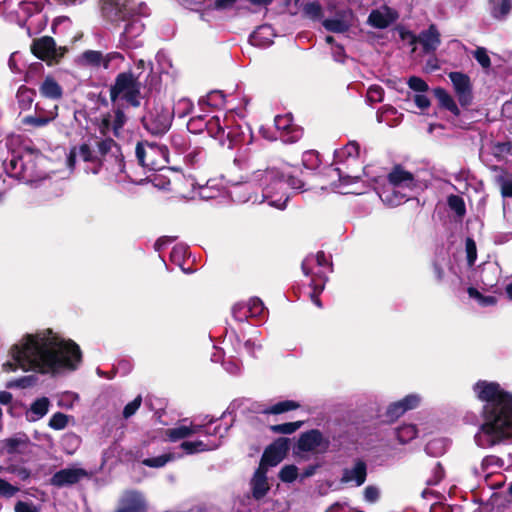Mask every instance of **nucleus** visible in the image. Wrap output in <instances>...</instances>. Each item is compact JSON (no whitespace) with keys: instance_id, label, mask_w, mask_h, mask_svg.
<instances>
[{"instance_id":"f257e3e1","label":"nucleus","mask_w":512,"mask_h":512,"mask_svg":"<svg viewBox=\"0 0 512 512\" xmlns=\"http://www.w3.org/2000/svg\"><path fill=\"white\" fill-rule=\"evenodd\" d=\"M14 362L2 365L4 371H33L41 374H59L76 370L82 360L80 347L50 328L23 335L9 349Z\"/></svg>"},{"instance_id":"f03ea898","label":"nucleus","mask_w":512,"mask_h":512,"mask_svg":"<svg viewBox=\"0 0 512 512\" xmlns=\"http://www.w3.org/2000/svg\"><path fill=\"white\" fill-rule=\"evenodd\" d=\"M476 398L483 402L482 423L475 434L481 448H492L512 441V394L493 381L479 380L473 385Z\"/></svg>"},{"instance_id":"7ed1b4c3","label":"nucleus","mask_w":512,"mask_h":512,"mask_svg":"<svg viewBox=\"0 0 512 512\" xmlns=\"http://www.w3.org/2000/svg\"><path fill=\"white\" fill-rule=\"evenodd\" d=\"M288 187L302 190L303 182L293 174L290 167L282 171L272 168L252 172L247 180L235 183L229 193L235 202H267L269 206L283 210L289 199Z\"/></svg>"},{"instance_id":"20e7f679","label":"nucleus","mask_w":512,"mask_h":512,"mask_svg":"<svg viewBox=\"0 0 512 512\" xmlns=\"http://www.w3.org/2000/svg\"><path fill=\"white\" fill-rule=\"evenodd\" d=\"M335 163L342 166L330 167L327 177L330 180V189L340 194H362L364 188L360 176L353 174L355 167L359 168V145L349 142L343 148L335 151Z\"/></svg>"},{"instance_id":"39448f33","label":"nucleus","mask_w":512,"mask_h":512,"mask_svg":"<svg viewBox=\"0 0 512 512\" xmlns=\"http://www.w3.org/2000/svg\"><path fill=\"white\" fill-rule=\"evenodd\" d=\"M414 188L413 175L401 167H395L388 175V183L378 191V195L385 204L394 207L410 199Z\"/></svg>"},{"instance_id":"423d86ee","label":"nucleus","mask_w":512,"mask_h":512,"mask_svg":"<svg viewBox=\"0 0 512 512\" xmlns=\"http://www.w3.org/2000/svg\"><path fill=\"white\" fill-rule=\"evenodd\" d=\"M37 160H41V157L30 150L14 153L5 164V169L13 177L33 182L39 177L36 171Z\"/></svg>"},{"instance_id":"0eeeda50","label":"nucleus","mask_w":512,"mask_h":512,"mask_svg":"<svg viewBox=\"0 0 512 512\" xmlns=\"http://www.w3.org/2000/svg\"><path fill=\"white\" fill-rule=\"evenodd\" d=\"M329 446L330 440L319 430L312 429L300 435L295 454L302 460H308L312 455L326 453Z\"/></svg>"},{"instance_id":"6e6552de","label":"nucleus","mask_w":512,"mask_h":512,"mask_svg":"<svg viewBox=\"0 0 512 512\" xmlns=\"http://www.w3.org/2000/svg\"><path fill=\"white\" fill-rule=\"evenodd\" d=\"M135 152L138 162L150 170H159L168 163V150L165 146L139 142Z\"/></svg>"},{"instance_id":"1a4fd4ad","label":"nucleus","mask_w":512,"mask_h":512,"mask_svg":"<svg viewBox=\"0 0 512 512\" xmlns=\"http://www.w3.org/2000/svg\"><path fill=\"white\" fill-rule=\"evenodd\" d=\"M111 100H125L134 107L140 105L139 84L130 73H121L117 76L115 84L110 91Z\"/></svg>"},{"instance_id":"9d476101","label":"nucleus","mask_w":512,"mask_h":512,"mask_svg":"<svg viewBox=\"0 0 512 512\" xmlns=\"http://www.w3.org/2000/svg\"><path fill=\"white\" fill-rule=\"evenodd\" d=\"M173 114L169 108L162 105H155L143 117L145 129L153 135L165 134L172 123Z\"/></svg>"},{"instance_id":"9b49d317","label":"nucleus","mask_w":512,"mask_h":512,"mask_svg":"<svg viewBox=\"0 0 512 512\" xmlns=\"http://www.w3.org/2000/svg\"><path fill=\"white\" fill-rule=\"evenodd\" d=\"M206 129L208 134L216 139L220 145L232 148L237 142V132L234 128L229 126V119L227 116L221 118L220 116H213L206 122Z\"/></svg>"},{"instance_id":"f8f14e48","label":"nucleus","mask_w":512,"mask_h":512,"mask_svg":"<svg viewBox=\"0 0 512 512\" xmlns=\"http://www.w3.org/2000/svg\"><path fill=\"white\" fill-rule=\"evenodd\" d=\"M33 54L49 64L58 62L66 53V48L57 46L54 39L49 36H43L35 39L31 45Z\"/></svg>"},{"instance_id":"ddd939ff","label":"nucleus","mask_w":512,"mask_h":512,"mask_svg":"<svg viewBox=\"0 0 512 512\" xmlns=\"http://www.w3.org/2000/svg\"><path fill=\"white\" fill-rule=\"evenodd\" d=\"M58 116V105H50L45 107L40 103L35 105V113L33 115L24 116L21 124L31 126L33 128H43L54 121Z\"/></svg>"},{"instance_id":"4468645a","label":"nucleus","mask_w":512,"mask_h":512,"mask_svg":"<svg viewBox=\"0 0 512 512\" xmlns=\"http://www.w3.org/2000/svg\"><path fill=\"white\" fill-rule=\"evenodd\" d=\"M123 32L120 35L119 43L122 47L127 49H134L142 45L139 37L144 31V24L140 18L128 19Z\"/></svg>"},{"instance_id":"2eb2a0df","label":"nucleus","mask_w":512,"mask_h":512,"mask_svg":"<svg viewBox=\"0 0 512 512\" xmlns=\"http://www.w3.org/2000/svg\"><path fill=\"white\" fill-rule=\"evenodd\" d=\"M104 15L112 21L128 20L134 11L132 0H101Z\"/></svg>"},{"instance_id":"dca6fc26","label":"nucleus","mask_w":512,"mask_h":512,"mask_svg":"<svg viewBox=\"0 0 512 512\" xmlns=\"http://www.w3.org/2000/svg\"><path fill=\"white\" fill-rule=\"evenodd\" d=\"M367 478V464L357 459L349 467L342 470L340 483L351 487L362 486Z\"/></svg>"},{"instance_id":"f3484780","label":"nucleus","mask_w":512,"mask_h":512,"mask_svg":"<svg viewBox=\"0 0 512 512\" xmlns=\"http://www.w3.org/2000/svg\"><path fill=\"white\" fill-rule=\"evenodd\" d=\"M421 396L413 393L406 395L403 399L391 403L386 410L385 417L388 422H394L405 412L417 408L421 403Z\"/></svg>"},{"instance_id":"a211bd4d","label":"nucleus","mask_w":512,"mask_h":512,"mask_svg":"<svg viewBox=\"0 0 512 512\" xmlns=\"http://www.w3.org/2000/svg\"><path fill=\"white\" fill-rule=\"evenodd\" d=\"M454 92L461 106H468L472 103V85L467 75L461 72L449 73Z\"/></svg>"},{"instance_id":"6ab92c4d","label":"nucleus","mask_w":512,"mask_h":512,"mask_svg":"<svg viewBox=\"0 0 512 512\" xmlns=\"http://www.w3.org/2000/svg\"><path fill=\"white\" fill-rule=\"evenodd\" d=\"M232 312L235 319L244 321L249 317H261L265 312V307L261 299L253 297L245 303L234 305Z\"/></svg>"},{"instance_id":"aec40b11","label":"nucleus","mask_w":512,"mask_h":512,"mask_svg":"<svg viewBox=\"0 0 512 512\" xmlns=\"http://www.w3.org/2000/svg\"><path fill=\"white\" fill-rule=\"evenodd\" d=\"M79 160L95 163V167L93 168L92 172L94 174L98 173L100 165L98 162H96V157L94 156L89 145L81 144L70 149L66 159L67 167L70 169V171L74 170L76 162Z\"/></svg>"},{"instance_id":"412c9836","label":"nucleus","mask_w":512,"mask_h":512,"mask_svg":"<svg viewBox=\"0 0 512 512\" xmlns=\"http://www.w3.org/2000/svg\"><path fill=\"white\" fill-rule=\"evenodd\" d=\"M355 15L352 10L347 9L337 13L333 18L325 19L322 25L327 31L344 33L353 25Z\"/></svg>"},{"instance_id":"4be33fe9","label":"nucleus","mask_w":512,"mask_h":512,"mask_svg":"<svg viewBox=\"0 0 512 512\" xmlns=\"http://www.w3.org/2000/svg\"><path fill=\"white\" fill-rule=\"evenodd\" d=\"M87 476V471L82 468L68 467L56 472L51 478V484L56 487L73 485Z\"/></svg>"},{"instance_id":"5701e85b","label":"nucleus","mask_w":512,"mask_h":512,"mask_svg":"<svg viewBox=\"0 0 512 512\" xmlns=\"http://www.w3.org/2000/svg\"><path fill=\"white\" fill-rule=\"evenodd\" d=\"M288 450L286 440H278L266 448L262 456L259 467H274L279 464Z\"/></svg>"},{"instance_id":"b1692460","label":"nucleus","mask_w":512,"mask_h":512,"mask_svg":"<svg viewBox=\"0 0 512 512\" xmlns=\"http://www.w3.org/2000/svg\"><path fill=\"white\" fill-rule=\"evenodd\" d=\"M397 17L398 15L393 9L382 6L370 12L367 23L374 28L385 29L393 23Z\"/></svg>"},{"instance_id":"393cba45","label":"nucleus","mask_w":512,"mask_h":512,"mask_svg":"<svg viewBox=\"0 0 512 512\" xmlns=\"http://www.w3.org/2000/svg\"><path fill=\"white\" fill-rule=\"evenodd\" d=\"M205 438L196 441H184L181 444V448L186 454H195L204 451H211L217 449L221 445L220 439H211L212 435L209 431L205 430Z\"/></svg>"},{"instance_id":"a878e982","label":"nucleus","mask_w":512,"mask_h":512,"mask_svg":"<svg viewBox=\"0 0 512 512\" xmlns=\"http://www.w3.org/2000/svg\"><path fill=\"white\" fill-rule=\"evenodd\" d=\"M417 42L421 44L424 53H434L441 44V35L436 25L431 24L428 29L421 31Z\"/></svg>"},{"instance_id":"bb28decb","label":"nucleus","mask_w":512,"mask_h":512,"mask_svg":"<svg viewBox=\"0 0 512 512\" xmlns=\"http://www.w3.org/2000/svg\"><path fill=\"white\" fill-rule=\"evenodd\" d=\"M121 57L117 53L107 54L104 56L100 51L87 50L80 58L82 65L94 67V68H108L109 62L116 58Z\"/></svg>"},{"instance_id":"cd10ccee","label":"nucleus","mask_w":512,"mask_h":512,"mask_svg":"<svg viewBox=\"0 0 512 512\" xmlns=\"http://www.w3.org/2000/svg\"><path fill=\"white\" fill-rule=\"evenodd\" d=\"M146 504L141 493L128 491L124 494L119 512H145Z\"/></svg>"},{"instance_id":"c85d7f7f","label":"nucleus","mask_w":512,"mask_h":512,"mask_svg":"<svg viewBox=\"0 0 512 512\" xmlns=\"http://www.w3.org/2000/svg\"><path fill=\"white\" fill-rule=\"evenodd\" d=\"M266 474V468L258 467L251 479L252 495L256 500L263 498L270 489Z\"/></svg>"},{"instance_id":"c756f323","label":"nucleus","mask_w":512,"mask_h":512,"mask_svg":"<svg viewBox=\"0 0 512 512\" xmlns=\"http://www.w3.org/2000/svg\"><path fill=\"white\" fill-rule=\"evenodd\" d=\"M51 402L47 397H40L34 400L25 413L29 422H36L42 419L49 411Z\"/></svg>"},{"instance_id":"7c9ffc66","label":"nucleus","mask_w":512,"mask_h":512,"mask_svg":"<svg viewBox=\"0 0 512 512\" xmlns=\"http://www.w3.org/2000/svg\"><path fill=\"white\" fill-rule=\"evenodd\" d=\"M316 267L331 271L329 259L322 251L317 252L316 255L307 256L302 262V270L305 275H310L313 272V268Z\"/></svg>"},{"instance_id":"2f4dec72","label":"nucleus","mask_w":512,"mask_h":512,"mask_svg":"<svg viewBox=\"0 0 512 512\" xmlns=\"http://www.w3.org/2000/svg\"><path fill=\"white\" fill-rule=\"evenodd\" d=\"M202 426L191 424L189 426L185 424H180L176 427L167 429L165 435L171 442H176L181 439H185L191 435L198 434L202 432Z\"/></svg>"},{"instance_id":"473e14b6","label":"nucleus","mask_w":512,"mask_h":512,"mask_svg":"<svg viewBox=\"0 0 512 512\" xmlns=\"http://www.w3.org/2000/svg\"><path fill=\"white\" fill-rule=\"evenodd\" d=\"M45 0H23L19 2L16 11L19 21H24L35 14H38L43 6Z\"/></svg>"},{"instance_id":"72a5a7b5","label":"nucleus","mask_w":512,"mask_h":512,"mask_svg":"<svg viewBox=\"0 0 512 512\" xmlns=\"http://www.w3.org/2000/svg\"><path fill=\"white\" fill-rule=\"evenodd\" d=\"M39 92L41 96L52 100H59L62 98L63 95L62 87L52 77H46L43 80V82L39 86Z\"/></svg>"},{"instance_id":"f704fd0d","label":"nucleus","mask_w":512,"mask_h":512,"mask_svg":"<svg viewBox=\"0 0 512 512\" xmlns=\"http://www.w3.org/2000/svg\"><path fill=\"white\" fill-rule=\"evenodd\" d=\"M273 29L269 25L258 27L250 36V42L256 46H266L272 43Z\"/></svg>"},{"instance_id":"c9c22d12","label":"nucleus","mask_w":512,"mask_h":512,"mask_svg":"<svg viewBox=\"0 0 512 512\" xmlns=\"http://www.w3.org/2000/svg\"><path fill=\"white\" fill-rule=\"evenodd\" d=\"M433 93H434L435 97L437 98L441 107L449 110L455 116H458L460 114V110H459L458 106L456 105L454 99L451 97V95L445 89H443L441 87H437V88H434Z\"/></svg>"},{"instance_id":"e433bc0d","label":"nucleus","mask_w":512,"mask_h":512,"mask_svg":"<svg viewBox=\"0 0 512 512\" xmlns=\"http://www.w3.org/2000/svg\"><path fill=\"white\" fill-rule=\"evenodd\" d=\"M35 92L34 90L22 85L19 87L16 99L18 107L21 111H28L32 107L34 102Z\"/></svg>"},{"instance_id":"4c0bfd02","label":"nucleus","mask_w":512,"mask_h":512,"mask_svg":"<svg viewBox=\"0 0 512 512\" xmlns=\"http://www.w3.org/2000/svg\"><path fill=\"white\" fill-rule=\"evenodd\" d=\"M489 9L494 18L502 19L511 10V0H489Z\"/></svg>"},{"instance_id":"58836bf2","label":"nucleus","mask_w":512,"mask_h":512,"mask_svg":"<svg viewBox=\"0 0 512 512\" xmlns=\"http://www.w3.org/2000/svg\"><path fill=\"white\" fill-rule=\"evenodd\" d=\"M299 408V404L292 400H284L267 406L262 410L264 414L278 415Z\"/></svg>"},{"instance_id":"ea45409f","label":"nucleus","mask_w":512,"mask_h":512,"mask_svg":"<svg viewBox=\"0 0 512 512\" xmlns=\"http://www.w3.org/2000/svg\"><path fill=\"white\" fill-rule=\"evenodd\" d=\"M29 439L25 434H18L14 437L4 440V447L8 453L19 452L22 448L28 445Z\"/></svg>"},{"instance_id":"a19ab883","label":"nucleus","mask_w":512,"mask_h":512,"mask_svg":"<svg viewBox=\"0 0 512 512\" xmlns=\"http://www.w3.org/2000/svg\"><path fill=\"white\" fill-rule=\"evenodd\" d=\"M396 435L400 443H407L417 436V429L412 424H405L396 429Z\"/></svg>"},{"instance_id":"79ce46f5","label":"nucleus","mask_w":512,"mask_h":512,"mask_svg":"<svg viewBox=\"0 0 512 512\" xmlns=\"http://www.w3.org/2000/svg\"><path fill=\"white\" fill-rule=\"evenodd\" d=\"M468 295L470 296V298L475 299L479 303V305L483 307L495 305L497 302L494 296H485L481 294L476 288L473 287L468 288Z\"/></svg>"},{"instance_id":"37998d69","label":"nucleus","mask_w":512,"mask_h":512,"mask_svg":"<svg viewBox=\"0 0 512 512\" xmlns=\"http://www.w3.org/2000/svg\"><path fill=\"white\" fill-rule=\"evenodd\" d=\"M175 459V456L171 453L163 454L157 457L146 458L143 460V464L148 467L160 468L165 466L168 462Z\"/></svg>"},{"instance_id":"c03bdc74","label":"nucleus","mask_w":512,"mask_h":512,"mask_svg":"<svg viewBox=\"0 0 512 512\" xmlns=\"http://www.w3.org/2000/svg\"><path fill=\"white\" fill-rule=\"evenodd\" d=\"M69 417L61 412H57L52 415L49 420V427L54 430H63L68 425Z\"/></svg>"},{"instance_id":"a18cd8bd","label":"nucleus","mask_w":512,"mask_h":512,"mask_svg":"<svg viewBox=\"0 0 512 512\" xmlns=\"http://www.w3.org/2000/svg\"><path fill=\"white\" fill-rule=\"evenodd\" d=\"M302 426L301 421L288 422L271 426V430L280 434H292Z\"/></svg>"},{"instance_id":"49530a36","label":"nucleus","mask_w":512,"mask_h":512,"mask_svg":"<svg viewBox=\"0 0 512 512\" xmlns=\"http://www.w3.org/2000/svg\"><path fill=\"white\" fill-rule=\"evenodd\" d=\"M448 205L459 217L466 213L465 203L460 196L451 195L448 197Z\"/></svg>"},{"instance_id":"de8ad7c7","label":"nucleus","mask_w":512,"mask_h":512,"mask_svg":"<svg viewBox=\"0 0 512 512\" xmlns=\"http://www.w3.org/2000/svg\"><path fill=\"white\" fill-rule=\"evenodd\" d=\"M297 476L298 468L295 465H286L279 472V478L286 483L295 481Z\"/></svg>"},{"instance_id":"09e8293b","label":"nucleus","mask_w":512,"mask_h":512,"mask_svg":"<svg viewBox=\"0 0 512 512\" xmlns=\"http://www.w3.org/2000/svg\"><path fill=\"white\" fill-rule=\"evenodd\" d=\"M397 110L392 106H384L377 114L378 122H386L388 125L393 126L397 124V121H391L390 116H396Z\"/></svg>"},{"instance_id":"8fccbe9b","label":"nucleus","mask_w":512,"mask_h":512,"mask_svg":"<svg viewBox=\"0 0 512 512\" xmlns=\"http://www.w3.org/2000/svg\"><path fill=\"white\" fill-rule=\"evenodd\" d=\"M407 84L409 88L417 92V94L425 93L429 89L428 84L422 78L417 76H411L408 79Z\"/></svg>"},{"instance_id":"3c124183","label":"nucleus","mask_w":512,"mask_h":512,"mask_svg":"<svg viewBox=\"0 0 512 512\" xmlns=\"http://www.w3.org/2000/svg\"><path fill=\"white\" fill-rule=\"evenodd\" d=\"M384 90L379 85H371L367 89V100L370 103H378L383 100Z\"/></svg>"},{"instance_id":"603ef678","label":"nucleus","mask_w":512,"mask_h":512,"mask_svg":"<svg viewBox=\"0 0 512 512\" xmlns=\"http://www.w3.org/2000/svg\"><path fill=\"white\" fill-rule=\"evenodd\" d=\"M274 126L278 131L286 132L292 126V117L289 114L277 115L274 119Z\"/></svg>"},{"instance_id":"864d4df0","label":"nucleus","mask_w":512,"mask_h":512,"mask_svg":"<svg viewBox=\"0 0 512 512\" xmlns=\"http://www.w3.org/2000/svg\"><path fill=\"white\" fill-rule=\"evenodd\" d=\"M303 165L308 169H316L319 166V154L315 151H307L303 154Z\"/></svg>"},{"instance_id":"5fc2aeb1","label":"nucleus","mask_w":512,"mask_h":512,"mask_svg":"<svg viewBox=\"0 0 512 512\" xmlns=\"http://www.w3.org/2000/svg\"><path fill=\"white\" fill-rule=\"evenodd\" d=\"M304 13L311 19H319L322 15V7L317 1L309 2L304 6Z\"/></svg>"},{"instance_id":"6e6d98bb","label":"nucleus","mask_w":512,"mask_h":512,"mask_svg":"<svg viewBox=\"0 0 512 512\" xmlns=\"http://www.w3.org/2000/svg\"><path fill=\"white\" fill-rule=\"evenodd\" d=\"M363 497L368 503H376L380 498V489L375 485H368L363 491Z\"/></svg>"},{"instance_id":"4d7b16f0","label":"nucleus","mask_w":512,"mask_h":512,"mask_svg":"<svg viewBox=\"0 0 512 512\" xmlns=\"http://www.w3.org/2000/svg\"><path fill=\"white\" fill-rule=\"evenodd\" d=\"M126 123V116L120 109H117L114 113V118L112 122V129L115 136H119L121 129Z\"/></svg>"},{"instance_id":"13d9d810","label":"nucleus","mask_w":512,"mask_h":512,"mask_svg":"<svg viewBox=\"0 0 512 512\" xmlns=\"http://www.w3.org/2000/svg\"><path fill=\"white\" fill-rule=\"evenodd\" d=\"M141 403H142V397L140 395H138L133 401L129 402L124 407V409H123V417L125 419H128L131 416H133L137 412L139 407L141 406Z\"/></svg>"},{"instance_id":"bf43d9fd","label":"nucleus","mask_w":512,"mask_h":512,"mask_svg":"<svg viewBox=\"0 0 512 512\" xmlns=\"http://www.w3.org/2000/svg\"><path fill=\"white\" fill-rule=\"evenodd\" d=\"M474 57L477 62L485 69L489 68L491 65L490 57L485 48L479 47L474 52Z\"/></svg>"},{"instance_id":"052dcab7","label":"nucleus","mask_w":512,"mask_h":512,"mask_svg":"<svg viewBox=\"0 0 512 512\" xmlns=\"http://www.w3.org/2000/svg\"><path fill=\"white\" fill-rule=\"evenodd\" d=\"M19 489L10 483H8L6 480L0 478V495L4 497H12L14 496Z\"/></svg>"},{"instance_id":"680f3d73","label":"nucleus","mask_w":512,"mask_h":512,"mask_svg":"<svg viewBox=\"0 0 512 512\" xmlns=\"http://www.w3.org/2000/svg\"><path fill=\"white\" fill-rule=\"evenodd\" d=\"M311 287H312V292L310 294V298L312 300V302L319 308L322 307V304L318 298L319 294L323 291L324 289V284L321 283V284H317L315 280H312L311 282Z\"/></svg>"},{"instance_id":"e2e57ef3","label":"nucleus","mask_w":512,"mask_h":512,"mask_svg":"<svg viewBox=\"0 0 512 512\" xmlns=\"http://www.w3.org/2000/svg\"><path fill=\"white\" fill-rule=\"evenodd\" d=\"M499 184L503 197H512V177H500Z\"/></svg>"},{"instance_id":"0e129e2a","label":"nucleus","mask_w":512,"mask_h":512,"mask_svg":"<svg viewBox=\"0 0 512 512\" xmlns=\"http://www.w3.org/2000/svg\"><path fill=\"white\" fill-rule=\"evenodd\" d=\"M502 466H503L502 459H500L499 457L494 456V455L487 456L482 460V468L485 471L488 470L489 468H493V467L500 468Z\"/></svg>"},{"instance_id":"69168bd1","label":"nucleus","mask_w":512,"mask_h":512,"mask_svg":"<svg viewBox=\"0 0 512 512\" xmlns=\"http://www.w3.org/2000/svg\"><path fill=\"white\" fill-rule=\"evenodd\" d=\"M397 31H398V34H399V37L401 38V40L407 42L409 45L414 46L417 43L418 36H416L411 31H409L403 27L398 28Z\"/></svg>"},{"instance_id":"338daca9","label":"nucleus","mask_w":512,"mask_h":512,"mask_svg":"<svg viewBox=\"0 0 512 512\" xmlns=\"http://www.w3.org/2000/svg\"><path fill=\"white\" fill-rule=\"evenodd\" d=\"M330 271H327L323 268H313V272L309 275L311 277V281L315 280L317 284L323 283L325 285V282L327 280V274Z\"/></svg>"},{"instance_id":"774afa93","label":"nucleus","mask_w":512,"mask_h":512,"mask_svg":"<svg viewBox=\"0 0 512 512\" xmlns=\"http://www.w3.org/2000/svg\"><path fill=\"white\" fill-rule=\"evenodd\" d=\"M15 512H38L39 509L32 502L18 501L15 504Z\"/></svg>"}]
</instances>
